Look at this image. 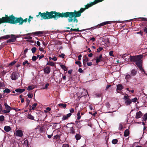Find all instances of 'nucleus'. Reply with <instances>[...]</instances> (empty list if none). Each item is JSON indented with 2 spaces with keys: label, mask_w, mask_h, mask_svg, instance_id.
Listing matches in <instances>:
<instances>
[{
  "label": "nucleus",
  "mask_w": 147,
  "mask_h": 147,
  "mask_svg": "<svg viewBox=\"0 0 147 147\" xmlns=\"http://www.w3.org/2000/svg\"><path fill=\"white\" fill-rule=\"evenodd\" d=\"M81 12L79 11L77 12L75 11L74 12H67L65 13H61V17H69L68 20L69 22H73L77 23L78 20L76 18L80 16Z\"/></svg>",
  "instance_id": "f257e3e1"
},
{
  "label": "nucleus",
  "mask_w": 147,
  "mask_h": 147,
  "mask_svg": "<svg viewBox=\"0 0 147 147\" xmlns=\"http://www.w3.org/2000/svg\"><path fill=\"white\" fill-rule=\"evenodd\" d=\"M0 19H1V23L6 22L14 24L19 23L21 25L23 23V19L21 18H15L12 15L9 17H3Z\"/></svg>",
  "instance_id": "f03ea898"
},
{
  "label": "nucleus",
  "mask_w": 147,
  "mask_h": 147,
  "mask_svg": "<svg viewBox=\"0 0 147 147\" xmlns=\"http://www.w3.org/2000/svg\"><path fill=\"white\" fill-rule=\"evenodd\" d=\"M142 57V55H139L137 56H130V60L132 62H134L136 63L137 66L139 68L140 70L144 73H145L144 70L143 69L141 65V59Z\"/></svg>",
  "instance_id": "7ed1b4c3"
},
{
  "label": "nucleus",
  "mask_w": 147,
  "mask_h": 147,
  "mask_svg": "<svg viewBox=\"0 0 147 147\" xmlns=\"http://www.w3.org/2000/svg\"><path fill=\"white\" fill-rule=\"evenodd\" d=\"M39 14L44 19H47L54 18L55 16L61 17V13H57L55 11H51L50 12H47L46 13H42L40 12L39 13Z\"/></svg>",
  "instance_id": "20e7f679"
},
{
  "label": "nucleus",
  "mask_w": 147,
  "mask_h": 147,
  "mask_svg": "<svg viewBox=\"0 0 147 147\" xmlns=\"http://www.w3.org/2000/svg\"><path fill=\"white\" fill-rule=\"evenodd\" d=\"M129 96L127 95L124 96L123 99L124 100L125 104L126 105H129L131 103V100L129 98Z\"/></svg>",
  "instance_id": "39448f33"
},
{
  "label": "nucleus",
  "mask_w": 147,
  "mask_h": 147,
  "mask_svg": "<svg viewBox=\"0 0 147 147\" xmlns=\"http://www.w3.org/2000/svg\"><path fill=\"white\" fill-rule=\"evenodd\" d=\"M10 38L7 40V42H14L16 40V38L18 37V35H16L13 34H11L10 35Z\"/></svg>",
  "instance_id": "423d86ee"
},
{
  "label": "nucleus",
  "mask_w": 147,
  "mask_h": 147,
  "mask_svg": "<svg viewBox=\"0 0 147 147\" xmlns=\"http://www.w3.org/2000/svg\"><path fill=\"white\" fill-rule=\"evenodd\" d=\"M103 0H95L94 2L91 3L90 4H88L86 6V8H88V7H90L93 5H95L97 3L102 1Z\"/></svg>",
  "instance_id": "0eeeda50"
},
{
  "label": "nucleus",
  "mask_w": 147,
  "mask_h": 147,
  "mask_svg": "<svg viewBox=\"0 0 147 147\" xmlns=\"http://www.w3.org/2000/svg\"><path fill=\"white\" fill-rule=\"evenodd\" d=\"M18 76V75L16 73L13 72L11 76V78L12 80H15L17 79Z\"/></svg>",
  "instance_id": "6e6552de"
},
{
  "label": "nucleus",
  "mask_w": 147,
  "mask_h": 147,
  "mask_svg": "<svg viewBox=\"0 0 147 147\" xmlns=\"http://www.w3.org/2000/svg\"><path fill=\"white\" fill-rule=\"evenodd\" d=\"M15 134L16 136L20 137H22L23 135L22 131L20 130H18L16 131Z\"/></svg>",
  "instance_id": "1a4fd4ad"
},
{
  "label": "nucleus",
  "mask_w": 147,
  "mask_h": 147,
  "mask_svg": "<svg viewBox=\"0 0 147 147\" xmlns=\"http://www.w3.org/2000/svg\"><path fill=\"white\" fill-rule=\"evenodd\" d=\"M71 113L67 114L66 115H64L62 119L63 120H65L68 119V118L70 117L71 115Z\"/></svg>",
  "instance_id": "9d476101"
},
{
  "label": "nucleus",
  "mask_w": 147,
  "mask_h": 147,
  "mask_svg": "<svg viewBox=\"0 0 147 147\" xmlns=\"http://www.w3.org/2000/svg\"><path fill=\"white\" fill-rule=\"evenodd\" d=\"M130 55L128 54H125L121 55V57L123 59H129L130 57Z\"/></svg>",
  "instance_id": "9b49d317"
},
{
  "label": "nucleus",
  "mask_w": 147,
  "mask_h": 147,
  "mask_svg": "<svg viewBox=\"0 0 147 147\" xmlns=\"http://www.w3.org/2000/svg\"><path fill=\"white\" fill-rule=\"evenodd\" d=\"M51 71V69L49 67H47L44 69V71L45 73L49 74Z\"/></svg>",
  "instance_id": "f8f14e48"
},
{
  "label": "nucleus",
  "mask_w": 147,
  "mask_h": 147,
  "mask_svg": "<svg viewBox=\"0 0 147 147\" xmlns=\"http://www.w3.org/2000/svg\"><path fill=\"white\" fill-rule=\"evenodd\" d=\"M142 114L141 111H139L136 113V117L137 119H138L140 118L142 116Z\"/></svg>",
  "instance_id": "ddd939ff"
},
{
  "label": "nucleus",
  "mask_w": 147,
  "mask_h": 147,
  "mask_svg": "<svg viewBox=\"0 0 147 147\" xmlns=\"http://www.w3.org/2000/svg\"><path fill=\"white\" fill-rule=\"evenodd\" d=\"M24 39H27L26 40L27 41H29L30 42H32V37L31 36H26L24 38Z\"/></svg>",
  "instance_id": "4468645a"
},
{
  "label": "nucleus",
  "mask_w": 147,
  "mask_h": 147,
  "mask_svg": "<svg viewBox=\"0 0 147 147\" xmlns=\"http://www.w3.org/2000/svg\"><path fill=\"white\" fill-rule=\"evenodd\" d=\"M4 106L6 110L10 112L11 110V108L10 107H9L6 103H5L4 104Z\"/></svg>",
  "instance_id": "2eb2a0df"
},
{
  "label": "nucleus",
  "mask_w": 147,
  "mask_h": 147,
  "mask_svg": "<svg viewBox=\"0 0 147 147\" xmlns=\"http://www.w3.org/2000/svg\"><path fill=\"white\" fill-rule=\"evenodd\" d=\"M117 91L118 90H122L123 88V86L121 84H118L117 85Z\"/></svg>",
  "instance_id": "dca6fc26"
},
{
  "label": "nucleus",
  "mask_w": 147,
  "mask_h": 147,
  "mask_svg": "<svg viewBox=\"0 0 147 147\" xmlns=\"http://www.w3.org/2000/svg\"><path fill=\"white\" fill-rule=\"evenodd\" d=\"M4 130L6 132H9L10 131L11 129V128L8 126H5L4 127Z\"/></svg>",
  "instance_id": "f3484780"
},
{
  "label": "nucleus",
  "mask_w": 147,
  "mask_h": 147,
  "mask_svg": "<svg viewBox=\"0 0 147 147\" xmlns=\"http://www.w3.org/2000/svg\"><path fill=\"white\" fill-rule=\"evenodd\" d=\"M102 55H100L99 56L96 57V63H98L101 61V59L102 58Z\"/></svg>",
  "instance_id": "a211bd4d"
},
{
  "label": "nucleus",
  "mask_w": 147,
  "mask_h": 147,
  "mask_svg": "<svg viewBox=\"0 0 147 147\" xmlns=\"http://www.w3.org/2000/svg\"><path fill=\"white\" fill-rule=\"evenodd\" d=\"M125 79L126 80L127 82H128L129 80L131 78V76L127 74L125 75Z\"/></svg>",
  "instance_id": "6ab92c4d"
},
{
  "label": "nucleus",
  "mask_w": 147,
  "mask_h": 147,
  "mask_svg": "<svg viewBox=\"0 0 147 147\" xmlns=\"http://www.w3.org/2000/svg\"><path fill=\"white\" fill-rule=\"evenodd\" d=\"M137 74V71L134 70L132 69L131 71V76H135Z\"/></svg>",
  "instance_id": "aec40b11"
},
{
  "label": "nucleus",
  "mask_w": 147,
  "mask_h": 147,
  "mask_svg": "<svg viewBox=\"0 0 147 147\" xmlns=\"http://www.w3.org/2000/svg\"><path fill=\"white\" fill-rule=\"evenodd\" d=\"M25 90V89H20L18 88L15 90V91L17 92H20L22 93L24 92Z\"/></svg>",
  "instance_id": "412c9836"
},
{
  "label": "nucleus",
  "mask_w": 147,
  "mask_h": 147,
  "mask_svg": "<svg viewBox=\"0 0 147 147\" xmlns=\"http://www.w3.org/2000/svg\"><path fill=\"white\" fill-rule=\"evenodd\" d=\"M89 60L88 58L86 57V56H85V58L84 59H83V64L85 65L86 64V62H87Z\"/></svg>",
  "instance_id": "4be33fe9"
},
{
  "label": "nucleus",
  "mask_w": 147,
  "mask_h": 147,
  "mask_svg": "<svg viewBox=\"0 0 147 147\" xmlns=\"http://www.w3.org/2000/svg\"><path fill=\"white\" fill-rule=\"evenodd\" d=\"M69 131L72 134H75V129L73 127L71 126L70 128Z\"/></svg>",
  "instance_id": "5701e85b"
},
{
  "label": "nucleus",
  "mask_w": 147,
  "mask_h": 147,
  "mask_svg": "<svg viewBox=\"0 0 147 147\" xmlns=\"http://www.w3.org/2000/svg\"><path fill=\"white\" fill-rule=\"evenodd\" d=\"M129 130L128 129H126L124 132V136L125 137L128 136L129 134Z\"/></svg>",
  "instance_id": "b1692460"
},
{
  "label": "nucleus",
  "mask_w": 147,
  "mask_h": 147,
  "mask_svg": "<svg viewBox=\"0 0 147 147\" xmlns=\"http://www.w3.org/2000/svg\"><path fill=\"white\" fill-rule=\"evenodd\" d=\"M10 37V35H6L1 36L0 37V39H8Z\"/></svg>",
  "instance_id": "393cba45"
},
{
  "label": "nucleus",
  "mask_w": 147,
  "mask_h": 147,
  "mask_svg": "<svg viewBox=\"0 0 147 147\" xmlns=\"http://www.w3.org/2000/svg\"><path fill=\"white\" fill-rule=\"evenodd\" d=\"M5 87V85L3 82H0V89L4 88Z\"/></svg>",
  "instance_id": "a878e982"
},
{
  "label": "nucleus",
  "mask_w": 147,
  "mask_h": 147,
  "mask_svg": "<svg viewBox=\"0 0 147 147\" xmlns=\"http://www.w3.org/2000/svg\"><path fill=\"white\" fill-rule=\"evenodd\" d=\"M81 135L79 134H77L75 136V138L77 140H80L81 138Z\"/></svg>",
  "instance_id": "bb28decb"
},
{
  "label": "nucleus",
  "mask_w": 147,
  "mask_h": 147,
  "mask_svg": "<svg viewBox=\"0 0 147 147\" xmlns=\"http://www.w3.org/2000/svg\"><path fill=\"white\" fill-rule=\"evenodd\" d=\"M47 65L53 66H54L55 65L54 62L51 61H48Z\"/></svg>",
  "instance_id": "cd10ccee"
},
{
  "label": "nucleus",
  "mask_w": 147,
  "mask_h": 147,
  "mask_svg": "<svg viewBox=\"0 0 147 147\" xmlns=\"http://www.w3.org/2000/svg\"><path fill=\"white\" fill-rule=\"evenodd\" d=\"M60 66L64 71H66L67 70V67L65 65H60Z\"/></svg>",
  "instance_id": "c85d7f7f"
},
{
  "label": "nucleus",
  "mask_w": 147,
  "mask_h": 147,
  "mask_svg": "<svg viewBox=\"0 0 147 147\" xmlns=\"http://www.w3.org/2000/svg\"><path fill=\"white\" fill-rule=\"evenodd\" d=\"M27 118L28 119L31 120H34V117L30 114H28L27 116Z\"/></svg>",
  "instance_id": "c756f323"
},
{
  "label": "nucleus",
  "mask_w": 147,
  "mask_h": 147,
  "mask_svg": "<svg viewBox=\"0 0 147 147\" xmlns=\"http://www.w3.org/2000/svg\"><path fill=\"white\" fill-rule=\"evenodd\" d=\"M58 106L60 107H63L64 108H65L66 107V105L65 104H63V103H60L58 105Z\"/></svg>",
  "instance_id": "7c9ffc66"
},
{
  "label": "nucleus",
  "mask_w": 147,
  "mask_h": 147,
  "mask_svg": "<svg viewBox=\"0 0 147 147\" xmlns=\"http://www.w3.org/2000/svg\"><path fill=\"white\" fill-rule=\"evenodd\" d=\"M80 111H78V113L77 114V119L78 120L80 119L81 118V116L80 115Z\"/></svg>",
  "instance_id": "2f4dec72"
},
{
  "label": "nucleus",
  "mask_w": 147,
  "mask_h": 147,
  "mask_svg": "<svg viewBox=\"0 0 147 147\" xmlns=\"http://www.w3.org/2000/svg\"><path fill=\"white\" fill-rule=\"evenodd\" d=\"M37 105V103H36L32 105V107L31 108V109H30V110H34L35 108L36 107Z\"/></svg>",
  "instance_id": "473e14b6"
},
{
  "label": "nucleus",
  "mask_w": 147,
  "mask_h": 147,
  "mask_svg": "<svg viewBox=\"0 0 147 147\" xmlns=\"http://www.w3.org/2000/svg\"><path fill=\"white\" fill-rule=\"evenodd\" d=\"M33 34H43V32L41 31H38V32H34L33 33Z\"/></svg>",
  "instance_id": "72a5a7b5"
},
{
  "label": "nucleus",
  "mask_w": 147,
  "mask_h": 147,
  "mask_svg": "<svg viewBox=\"0 0 147 147\" xmlns=\"http://www.w3.org/2000/svg\"><path fill=\"white\" fill-rule=\"evenodd\" d=\"M23 65L25 66L26 65H28L30 64V63L28 62V61L27 60L24 61L23 63Z\"/></svg>",
  "instance_id": "f704fd0d"
},
{
  "label": "nucleus",
  "mask_w": 147,
  "mask_h": 147,
  "mask_svg": "<svg viewBox=\"0 0 147 147\" xmlns=\"http://www.w3.org/2000/svg\"><path fill=\"white\" fill-rule=\"evenodd\" d=\"M51 110V108L49 107H47L45 110H44V112L45 113H47L49 111H50Z\"/></svg>",
  "instance_id": "c9c22d12"
},
{
  "label": "nucleus",
  "mask_w": 147,
  "mask_h": 147,
  "mask_svg": "<svg viewBox=\"0 0 147 147\" xmlns=\"http://www.w3.org/2000/svg\"><path fill=\"white\" fill-rule=\"evenodd\" d=\"M34 88V87L33 86H29L27 90H31L33 89Z\"/></svg>",
  "instance_id": "e433bc0d"
},
{
  "label": "nucleus",
  "mask_w": 147,
  "mask_h": 147,
  "mask_svg": "<svg viewBox=\"0 0 147 147\" xmlns=\"http://www.w3.org/2000/svg\"><path fill=\"white\" fill-rule=\"evenodd\" d=\"M5 117L3 115H2L0 116V121H3L4 120Z\"/></svg>",
  "instance_id": "4c0bfd02"
},
{
  "label": "nucleus",
  "mask_w": 147,
  "mask_h": 147,
  "mask_svg": "<svg viewBox=\"0 0 147 147\" xmlns=\"http://www.w3.org/2000/svg\"><path fill=\"white\" fill-rule=\"evenodd\" d=\"M143 120L145 121L147 119V113L145 114L143 117Z\"/></svg>",
  "instance_id": "58836bf2"
},
{
  "label": "nucleus",
  "mask_w": 147,
  "mask_h": 147,
  "mask_svg": "<svg viewBox=\"0 0 147 147\" xmlns=\"http://www.w3.org/2000/svg\"><path fill=\"white\" fill-rule=\"evenodd\" d=\"M4 93H9L10 92V90L8 88H6L3 90Z\"/></svg>",
  "instance_id": "ea45409f"
},
{
  "label": "nucleus",
  "mask_w": 147,
  "mask_h": 147,
  "mask_svg": "<svg viewBox=\"0 0 147 147\" xmlns=\"http://www.w3.org/2000/svg\"><path fill=\"white\" fill-rule=\"evenodd\" d=\"M71 31H77V32H79V31H80V32H81V30H78V29H72V28H71L70 30ZM81 31H83L84 30H81Z\"/></svg>",
  "instance_id": "a19ab883"
},
{
  "label": "nucleus",
  "mask_w": 147,
  "mask_h": 147,
  "mask_svg": "<svg viewBox=\"0 0 147 147\" xmlns=\"http://www.w3.org/2000/svg\"><path fill=\"white\" fill-rule=\"evenodd\" d=\"M112 143L113 144H116L117 143L118 140L116 139H113L112 141Z\"/></svg>",
  "instance_id": "79ce46f5"
},
{
  "label": "nucleus",
  "mask_w": 147,
  "mask_h": 147,
  "mask_svg": "<svg viewBox=\"0 0 147 147\" xmlns=\"http://www.w3.org/2000/svg\"><path fill=\"white\" fill-rule=\"evenodd\" d=\"M75 63L79 67L81 66V62L80 61H77L75 62Z\"/></svg>",
  "instance_id": "37998d69"
},
{
  "label": "nucleus",
  "mask_w": 147,
  "mask_h": 147,
  "mask_svg": "<svg viewBox=\"0 0 147 147\" xmlns=\"http://www.w3.org/2000/svg\"><path fill=\"white\" fill-rule=\"evenodd\" d=\"M105 25H106V24H105V22H104L101 23H100V24H98V26H99V27H100L104 26Z\"/></svg>",
  "instance_id": "c03bdc74"
},
{
  "label": "nucleus",
  "mask_w": 147,
  "mask_h": 147,
  "mask_svg": "<svg viewBox=\"0 0 147 147\" xmlns=\"http://www.w3.org/2000/svg\"><path fill=\"white\" fill-rule=\"evenodd\" d=\"M131 100V102H135L137 101V99L136 98H132Z\"/></svg>",
  "instance_id": "a18cd8bd"
},
{
  "label": "nucleus",
  "mask_w": 147,
  "mask_h": 147,
  "mask_svg": "<svg viewBox=\"0 0 147 147\" xmlns=\"http://www.w3.org/2000/svg\"><path fill=\"white\" fill-rule=\"evenodd\" d=\"M36 49L35 47L32 48L31 49L32 52V53H34V52H35L36 51Z\"/></svg>",
  "instance_id": "49530a36"
},
{
  "label": "nucleus",
  "mask_w": 147,
  "mask_h": 147,
  "mask_svg": "<svg viewBox=\"0 0 147 147\" xmlns=\"http://www.w3.org/2000/svg\"><path fill=\"white\" fill-rule=\"evenodd\" d=\"M103 49L101 47H100L98 49H97V52H99L100 51H102Z\"/></svg>",
  "instance_id": "de8ad7c7"
},
{
  "label": "nucleus",
  "mask_w": 147,
  "mask_h": 147,
  "mask_svg": "<svg viewBox=\"0 0 147 147\" xmlns=\"http://www.w3.org/2000/svg\"><path fill=\"white\" fill-rule=\"evenodd\" d=\"M37 59L36 57L35 56H33L32 58V61H35Z\"/></svg>",
  "instance_id": "09e8293b"
},
{
  "label": "nucleus",
  "mask_w": 147,
  "mask_h": 147,
  "mask_svg": "<svg viewBox=\"0 0 147 147\" xmlns=\"http://www.w3.org/2000/svg\"><path fill=\"white\" fill-rule=\"evenodd\" d=\"M33 19V18L32 17H31V16H29V18L28 20V22L29 23H30L31 20V19L32 20Z\"/></svg>",
  "instance_id": "8fccbe9b"
},
{
  "label": "nucleus",
  "mask_w": 147,
  "mask_h": 147,
  "mask_svg": "<svg viewBox=\"0 0 147 147\" xmlns=\"http://www.w3.org/2000/svg\"><path fill=\"white\" fill-rule=\"evenodd\" d=\"M113 21H106L105 22V24H110L113 23Z\"/></svg>",
  "instance_id": "3c124183"
},
{
  "label": "nucleus",
  "mask_w": 147,
  "mask_h": 147,
  "mask_svg": "<svg viewBox=\"0 0 147 147\" xmlns=\"http://www.w3.org/2000/svg\"><path fill=\"white\" fill-rule=\"evenodd\" d=\"M39 50L43 52H45V51L42 47H40L39 48Z\"/></svg>",
  "instance_id": "603ef678"
},
{
  "label": "nucleus",
  "mask_w": 147,
  "mask_h": 147,
  "mask_svg": "<svg viewBox=\"0 0 147 147\" xmlns=\"http://www.w3.org/2000/svg\"><path fill=\"white\" fill-rule=\"evenodd\" d=\"M113 53V51H111L109 53V55L111 56H114Z\"/></svg>",
  "instance_id": "864d4df0"
},
{
  "label": "nucleus",
  "mask_w": 147,
  "mask_h": 147,
  "mask_svg": "<svg viewBox=\"0 0 147 147\" xmlns=\"http://www.w3.org/2000/svg\"><path fill=\"white\" fill-rule=\"evenodd\" d=\"M82 127V125H81V124L80 123H79V124H78V125H77V127L79 129H80L81 128V127Z\"/></svg>",
  "instance_id": "5fc2aeb1"
},
{
  "label": "nucleus",
  "mask_w": 147,
  "mask_h": 147,
  "mask_svg": "<svg viewBox=\"0 0 147 147\" xmlns=\"http://www.w3.org/2000/svg\"><path fill=\"white\" fill-rule=\"evenodd\" d=\"M16 61H13L12 62L10 63V64H9V65H13L14 64L16 63Z\"/></svg>",
  "instance_id": "6e6d98bb"
},
{
  "label": "nucleus",
  "mask_w": 147,
  "mask_h": 147,
  "mask_svg": "<svg viewBox=\"0 0 147 147\" xmlns=\"http://www.w3.org/2000/svg\"><path fill=\"white\" fill-rule=\"evenodd\" d=\"M123 128V126L121 124H119V129H121Z\"/></svg>",
  "instance_id": "4d7b16f0"
},
{
  "label": "nucleus",
  "mask_w": 147,
  "mask_h": 147,
  "mask_svg": "<svg viewBox=\"0 0 147 147\" xmlns=\"http://www.w3.org/2000/svg\"><path fill=\"white\" fill-rule=\"evenodd\" d=\"M49 84L48 83L47 84H45V87H43L42 88L43 89H47L48 88V86H49Z\"/></svg>",
  "instance_id": "13d9d810"
},
{
  "label": "nucleus",
  "mask_w": 147,
  "mask_h": 147,
  "mask_svg": "<svg viewBox=\"0 0 147 147\" xmlns=\"http://www.w3.org/2000/svg\"><path fill=\"white\" fill-rule=\"evenodd\" d=\"M27 96L29 98H32L33 97V94H28Z\"/></svg>",
  "instance_id": "bf43d9fd"
},
{
  "label": "nucleus",
  "mask_w": 147,
  "mask_h": 147,
  "mask_svg": "<svg viewBox=\"0 0 147 147\" xmlns=\"http://www.w3.org/2000/svg\"><path fill=\"white\" fill-rule=\"evenodd\" d=\"M62 147H69V145L67 144H63Z\"/></svg>",
  "instance_id": "052dcab7"
},
{
  "label": "nucleus",
  "mask_w": 147,
  "mask_h": 147,
  "mask_svg": "<svg viewBox=\"0 0 147 147\" xmlns=\"http://www.w3.org/2000/svg\"><path fill=\"white\" fill-rule=\"evenodd\" d=\"M64 56L65 55L63 54H62L61 55H59V56L60 57H62V58H64Z\"/></svg>",
  "instance_id": "680f3d73"
},
{
  "label": "nucleus",
  "mask_w": 147,
  "mask_h": 147,
  "mask_svg": "<svg viewBox=\"0 0 147 147\" xmlns=\"http://www.w3.org/2000/svg\"><path fill=\"white\" fill-rule=\"evenodd\" d=\"M3 111L4 113H8L10 112L9 111H7V110H3Z\"/></svg>",
  "instance_id": "e2e57ef3"
},
{
  "label": "nucleus",
  "mask_w": 147,
  "mask_h": 147,
  "mask_svg": "<svg viewBox=\"0 0 147 147\" xmlns=\"http://www.w3.org/2000/svg\"><path fill=\"white\" fill-rule=\"evenodd\" d=\"M51 59L54 60V61H56L57 60V59L56 58V57H53L51 58Z\"/></svg>",
  "instance_id": "0e129e2a"
},
{
  "label": "nucleus",
  "mask_w": 147,
  "mask_h": 147,
  "mask_svg": "<svg viewBox=\"0 0 147 147\" xmlns=\"http://www.w3.org/2000/svg\"><path fill=\"white\" fill-rule=\"evenodd\" d=\"M105 41L106 42L105 43L106 44H108L109 43V40L108 38H107L105 39Z\"/></svg>",
  "instance_id": "69168bd1"
},
{
  "label": "nucleus",
  "mask_w": 147,
  "mask_h": 147,
  "mask_svg": "<svg viewBox=\"0 0 147 147\" xmlns=\"http://www.w3.org/2000/svg\"><path fill=\"white\" fill-rule=\"evenodd\" d=\"M74 110L73 108H71V109L69 110V111L71 113H73L74 112Z\"/></svg>",
  "instance_id": "338daca9"
},
{
  "label": "nucleus",
  "mask_w": 147,
  "mask_h": 147,
  "mask_svg": "<svg viewBox=\"0 0 147 147\" xmlns=\"http://www.w3.org/2000/svg\"><path fill=\"white\" fill-rule=\"evenodd\" d=\"M141 19V20L144 21H147V19L146 18H140Z\"/></svg>",
  "instance_id": "774afa93"
}]
</instances>
